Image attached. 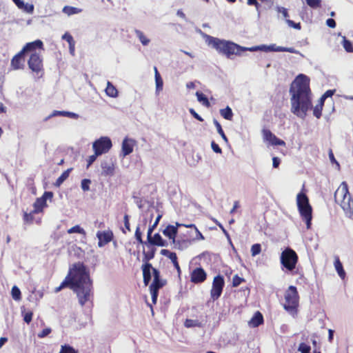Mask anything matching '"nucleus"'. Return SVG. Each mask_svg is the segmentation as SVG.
<instances>
[{
    "label": "nucleus",
    "instance_id": "5fc2aeb1",
    "mask_svg": "<svg viewBox=\"0 0 353 353\" xmlns=\"http://www.w3.org/2000/svg\"><path fill=\"white\" fill-rule=\"evenodd\" d=\"M51 331L50 328H45L38 334V336L39 338L46 337L51 332Z\"/></svg>",
    "mask_w": 353,
    "mask_h": 353
},
{
    "label": "nucleus",
    "instance_id": "2eb2a0df",
    "mask_svg": "<svg viewBox=\"0 0 353 353\" xmlns=\"http://www.w3.org/2000/svg\"><path fill=\"white\" fill-rule=\"evenodd\" d=\"M97 236L99 239V247H103L112 241V233L110 232H98Z\"/></svg>",
    "mask_w": 353,
    "mask_h": 353
},
{
    "label": "nucleus",
    "instance_id": "4468645a",
    "mask_svg": "<svg viewBox=\"0 0 353 353\" xmlns=\"http://www.w3.org/2000/svg\"><path fill=\"white\" fill-rule=\"evenodd\" d=\"M25 53L21 50L19 53L13 57L11 60V66L14 70L21 69L23 67Z\"/></svg>",
    "mask_w": 353,
    "mask_h": 353
},
{
    "label": "nucleus",
    "instance_id": "e433bc0d",
    "mask_svg": "<svg viewBox=\"0 0 353 353\" xmlns=\"http://www.w3.org/2000/svg\"><path fill=\"white\" fill-rule=\"evenodd\" d=\"M18 8L28 14H32L34 12V8L33 4L28 3H26L24 2H23V6H20Z\"/></svg>",
    "mask_w": 353,
    "mask_h": 353
},
{
    "label": "nucleus",
    "instance_id": "680f3d73",
    "mask_svg": "<svg viewBox=\"0 0 353 353\" xmlns=\"http://www.w3.org/2000/svg\"><path fill=\"white\" fill-rule=\"evenodd\" d=\"M64 116L72 118V119H78L79 118V115L77 114L71 112H67V111L64 112Z\"/></svg>",
    "mask_w": 353,
    "mask_h": 353
},
{
    "label": "nucleus",
    "instance_id": "bb28decb",
    "mask_svg": "<svg viewBox=\"0 0 353 353\" xmlns=\"http://www.w3.org/2000/svg\"><path fill=\"white\" fill-rule=\"evenodd\" d=\"M167 281L165 279H161L160 278L159 272L156 270V299H157V290L165 285Z\"/></svg>",
    "mask_w": 353,
    "mask_h": 353
},
{
    "label": "nucleus",
    "instance_id": "338daca9",
    "mask_svg": "<svg viewBox=\"0 0 353 353\" xmlns=\"http://www.w3.org/2000/svg\"><path fill=\"white\" fill-rule=\"evenodd\" d=\"M124 225L128 230H130L129 216L127 214L124 216Z\"/></svg>",
    "mask_w": 353,
    "mask_h": 353
},
{
    "label": "nucleus",
    "instance_id": "de8ad7c7",
    "mask_svg": "<svg viewBox=\"0 0 353 353\" xmlns=\"http://www.w3.org/2000/svg\"><path fill=\"white\" fill-rule=\"evenodd\" d=\"M165 241L157 233H156V246H164Z\"/></svg>",
    "mask_w": 353,
    "mask_h": 353
},
{
    "label": "nucleus",
    "instance_id": "ea45409f",
    "mask_svg": "<svg viewBox=\"0 0 353 353\" xmlns=\"http://www.w3.org/2000/svg\"><path fill=\"white\" fill-rule=\"evenodd\" d=\"M261 252V246L259 243H255L252 245L251 247V254L252 256H254L256 255H258Z\"/></svg>",
    "mask_w": 353,
    "mask_h": 353
},
{
    "label": "nucleus",
    "instance_id": "f704fd0d",
    "mask_svg": "<svg viewBox=\"0 0 353 353\" xmlns=\"http://www.w3.org/2000/svg\"><path fill=\"white\" fill-rule=\"evenodd\" d=\"M213 123L217 130L218 133L221 135V137L223 138V139L227 142L228 138H227L226 135L225 134L220 123L216 119H214Z\"/></svg>",
    "mask_w": 353,
    "mask_h": 353
},
{
    "label": "nucleus",
    "instance_id": "c9c22d12",
    "mask_svg": "<svg viewBox=\"0 0 353 353\" xmlns=\"http://www.w3.org/2000/svg\"><path fill=\"white\" fill-rule=\"evenodd\" d=\"M59 353H78V352L71 345L65 344L61 346Z\"/></svg>",
    "mask_w": 353,
    "mask_h": 353
},
{
    "label": "nucleus",
    "instance_id": "6ab92c4d",
    "mask_svg": "<svg viewBox=\"0 0 353 353\" xmlns=\"http://www.w3.org/2000/svg\"><path fill=\"white\" fill-rule=\"evenodd\" d=\"M101 175L108 176H112L114 173V165L110 163H108L106 161H103L101 163Z\"/></svg>",
    "mask_w": 353,
    "mask_h": 353
},
{
    "label": "nucleus",
    "instance_id": "3c124183",
    "mask_svg": "<svg viewBox=\"0 0 353 353\" xmlns=\"http://www.w3.org/2000/svg\"><path fill=\"white\" fill-rule=\"evenodd\" d=\"M64 112H65V111L54 110L51 114H50L48 117H47L45 119V121H47V120L50 119V118H52V117H57V116H64Z\"/></svg>",
    "mask_w": 353,
    "mask_h": 353
},
{
    "label": "nucleus",
    "instance_id": "b1692460",
    "mask_svg": "<svg viewBox=\"0 0 353 353\" xmlns=\"http://www.w3.org/2000/svg\"><path fill=\"white\" fill-rule=\"evenodd\" d=\"M71 170H72V168H69V169L66 170L65 171H64L61 174V176H59L58 179L56 180V181L54 183V185L56 187H59L64 182V181H65L68 178Z\"/></svg>",
    "mask_w": 353,
    "mask_h": 353
},
{
    "label": "nucleus",
    "instance_id": "a19ab883",
    "mask_svg": "<svg viewBox=\"0 0 353 353\" xmlns=\"http://www.w3.org/2000/svg\"><path fill=\"white\" fill-rule=\"evenodd\" d=\"M91 184V180L88 179H84L81 181V188L84 191L90 190V185Z\"/></svg>",
    "mask_w": 353,
    "mask_h": 353
},
{
    "label": "nucleus",
    "instance_id": "2f4dec72",
    "mask_svg": "<svg viewBox=\"0 0 353 353\" xmlns=\"http://www.w3.org/2000/svg\"><path fill=\"white\" fill-rule=\"evenodd\" d=\"M163 79L156 69V91L159 92L163 90Z\"/></svg>",
    "mask_w": 353,
    "mask_h": 353
},
{
    "label": "nucleus",
    "instance_id": "dca6fc26",
    "mask_svg": "<svg viewBox=\"0 0 353 353\" xmlns=\"http://www.w3.org/2000/svg\"><path fill=\"white\" fill-rule=\"evenodd\" d=\"M43 42L38 39L34 41L26 43L21 50L26 53L28 52H32L37 48L43 49Z\"/></svg>",
    "mask_w": 353,
    "mask_h": 353
},
{
    "label": "nucleus",
    "instance_id": "0e129e2a",
    "mask_svg": "<svg viewBox=\"0 0 353 353\" xmlns=\"http://www.w3.org/2000/svg\"><path fill=\"white\" fill-rule=\"evenodd\" d=\"M280 163H281V161H280L279 158L276 157L272 158V165L274 168H278Z\"/></svg>",
    "mask_w": 353,
    "mask_h": 353
},
{
    "label": "nucleus",
    "instance_id": "f03ea898",
    "mask_svg": "<svg viewBox=\"0 0 353 353\" xmlns=\"http://www.w3.org/2000/svg\"><path fill=\"white\" fill-rule=\"evenodd\" d=\"M291 112L304 119L312 107L310 79L303 74H299L290 88Z\"/></svg>",
    "mask_w": 353,
    "mask_h": 353
},
{
    "label": "nucleus",
    "instance_id": "412c9836",
    "mask_svg": "<svg viewBox=\"0 0 353 353\" xmlns=\"http://www.w3.org/2000/svg\"><path fill=\"white\" fill-rule=\"evenodd\" d=\"M177 231L176 227L169 225L163 230V234L170 239L174 240Z\"/></svg>",
    "mask_w": 353,
    "mask_h": 353
},
{
    "label": "nucleus",
    "instance_id": "c03bdc74",
    "mask_svg": "<svg viewBox=\"0 0 353 353\" xmlns=\"http://www.w3.org/2000/svg\"><path fill=\"white\" fill-rule=\"evenodd\" d=\"M323 107L322 105H316L313 109V114L319 119L322 115Z\"/></svg>",
    "mask_w": 353,
    "mask_h": 353
},
{
    "label": "nucleus",
    "instance_id": "13d9d810",
    "mask_svg": "<svg viewBox=\"0 0 353 353\" xmlns=\"http://www.w3.org/2000/svg\"><path fill=\"white\" fill-rule=\"evenodd\" d=\"M189 111L194 118H195L199 121H203V118L200 115H199L193 108H190Z\"/></svg>",
    "mask_w": 353,
    "mask_h": 353
},
{
    "label": "nucleus",
    "instance_id": "4c0bfd02",
    "mask_svg": "<svg viewBox=\"0 0 353 353\" xmlns=\"http://www.w3.org/2000/svg\"><path fill=\"white\" fill-rule=\"evenodd\" d=\"M68 234L79 233V234L85 235V231L78 225H74V226L72 227L71 228H70L68 230Z\"/></svg>",
    "mask_w": 353,
    "mask_h": 353
},
{
    "label": "nucleus",
    "instance_id": "6e6d98bb",
    "mask_svg": "<svg viewBox=\"0 0 353 353\" xmlns=\"http://www.w3.org/2000/svg\"><path fill=\"white\" fill-rule=\"evenodd\" d=\"M150 292L151 294L152 303L154 304V279L152 281L150 285Z\"/></svg>",
    "mask_w": 353,
    "mask_h": 353
},
{
    "label": "nucleus",
    "instance_id": "603ef678",
    "mask_svg": "<svg viewBox=\"0 0 353 353\" xmlns=\"http://www.w3.org/2000/svg\"><path fill=\"white\" fill-rule=\"evenodd\" d=\"M211 147L214 152L219 153V154H221L222 152L221 148L214 141H212L211 143Z\"/></svg>",
    "mask_w": 353,
    "mask_h": 353
},
{
    "label": "nucleus",
    "instance_id": "a18cd8bd",
    "mask_svg": "<svg viewBox=\"0 0 353 353\" xmlns=\"http://www.w3.org/2000/svg\"><path fill=\"white\" fill-rule=\"evenodd\" d=\"M307 4L312 8H317L321 7V1L320 0H305Z\"/></svg>",
    "mask_w": 353,
    "mask_h": 353
},
{
    "label": "nucleus",
    "instance_id": "393cba45",
    "mask_svg": "<svg viewBox=\"0 0 353 353\" xmlns=\"http://www.w3.org/2000/svg\"><path fill=\"white\" fill-rule=\"evenodd\" d=\"M105 91L106 94L110 97H116L118 95L117 90L110 81H108Z\"/></svg>",
    "mask_w": 353,
    "mask_h": 353
},
{
    "label": "nucleus",
    "instance_id": "aec40b11",
    "mask_svg": "<svg viewBox=\"0 0 353 353\" xmlns=\"http://www.w3.org/2000/svg\"><path fill=\"white\" fill-rule=\"evenodd\" d=\"M263 316L262 314L257 311L254 313V316L252 317L250 321H249V325L250 327H256L260 325L263 323Z\"/></svg>",
    "mask_w": 353,
    "mask_h": 353
},
{
    "label": "nucleus",
    "instance_id": "f3484780",
    "mask_svg": "<svg viewBox=\"0 0 353 353\" xmlns=\"http://www.w3.org/2000/svg\"><path fill=\"white\" fill-rule=\"evenodd\" d=\"M133 151V141L125 138L122 143L121 154L125 157Z\"/></svg>",
    "mask_w": 353,
    "mask_h": 353
},
{
    "label": "nucleus",
    "instance_id": "20e7f679",
    "mask_svg": "<svg viewBox=\"0 0 353 353\" xmlns=\"http://www.w3.org/2000/svg\"><path fill=\"white\" fill-rule=\"evenodd\" d=\"M209 43L216 49L219 53L225 55L228 58H230L232 55H241L243 52L249 50L251 52L256 51L261 48L254 46L252 48H245L237 45L232 41L221 40L218 38L210 37Z\"/></svg>",
    "mask_w": 353,
    "mask_h": 353
},
{
    "label": "nucleus",
    "instance_id": "79ce46f5",
    "mask_svg": "<svg viewBox=\"0 0 353 353\" xmlns=\"http://www.w3.org/2000/svg\"><path fill=\"white\" fill-rule=\"evenodd\" d=\"M245 280L243 278H241L238 274H236L233 276L232 279V287H238Z\"/></svg>",
    "mask_w": 353,
    "mask_h": 353
},
{
    "label": "nucleus",
    "instance_id": "e2e57ef3",
    "mask_svg": "<svg viewBox=\"0 0 353 353\" xmlns=\"http://www.w3.org/2000/svg\"><path fill=\"white\" fill-rule=\"evenodd\" d=\"M329 154V158H330V161L332 163H336L337 165H339V163L336 160V159L334 157V155L333 154V152H332V150L331 149L329 150V154Z\"/></svg>",
    "mask_w": 353,
    "mask_h": 353
},
{
    "label": "nucleus",
    "instance_id": "37998d69",
    "mask_svg": "<svg viewBox=\"0 0 353 353\" xmlns=\"http://www.w3.org/2000/svg\"><path fill=\"white\" fill-rule=\"evenodd\" d=\"M275 50L277 52H287L294 53V54L298 53V51L294 48H286V47L279 46Z\"/></svg>",
    "mask_w": 353,
    "mask_h": 353
},
{
    "label": "nucleus",
    "instance_id": "864d4df0",
    "mask_svg": "<svg viewBox=\"0 0 353 353\" xmlns=\"http://www.w3.org/2000/svg\"><path fill=\"white\" fill-rule=\"evenodd\" d=\"M33 213L31 212L30 213L25 212L23 215V219L26 222H32L33 220Z\"/></svg>",
    "mask_w": 353,
    "mask_h": 353
},
{
    "label": "nucleus",
    "instance_id": "6e6552de",
    "mask_svg": "<svg viewBox=\"0 0 353 353\" xmlns=\"http://www.w3.org/2000/svg\"><path fill=\"white\" fill-rule=\"evenodd\" d=\"M298 259V255L296 252L289 248L284 250L281 255L282 265L289 271H292L295 269Z\"/></svg>",
    "mask_w": 353,
    "mask_h": 353
},
{
    "label": "nucleus",
    "instance_id": "8fccbe9b",
    "mask_svg": "<svg viewBox=\"0 0 353 353\" xmlns=\"http://www.w3.org/2000/svg\"><path fill=\"white\" fill-rule=\"evenodd\" d=\"M99 155H97V153L94 152V154L90 156L87 160V168H88L97 159V157Z\"/></svg>",
    "mask_w": 353,
    "mask_h": 353
},
{
    "label": "nucleus",
    "instance_id": "052dcab7",
    "mask_svg": "<svg viewBox=\"0 0 353 353\" xmlns=\"http://www.w3.org/2000/svg\"><path fill=\"white\" fill-rule=\"evenodd\" d=\"M326 24L328 27L331 28H334L336 26V21L333 19H328L326 21Z\"/></svg>",
    "mask_w": 353,
    "mask_h": 353
},
{
    "label": "nucleus",
    "instance_id": "09e8293b",
    "mask_svg": "<svg viewBox=\"0 0 353 353\" xmlns=\"http://www.w3.org/2000/svg\"><path fill=\"white\" fill-rule=\"evenodd\" d=\"M62 39L65 40L68 43V44H72V43H74L73 37H72L71 34H70L68 32H65L62 36Z\"/></svg>",
    "mask_w": 353,
    "mask_h": 353
},
{
    "label": "nucleus",
    "instance_id": "9d476101",
    "mask_svg": "<svg viewBox=\"0 0 353 353\" xmlns=\"http://www.w3.org/2000/svg\"><path fill=\"white\" fill-rule=\"evenodd\" d=\"M224 285L225 281L222 275L218 274L214 277L210 290V297L213 301L219 299L221 296Z\"/></svg>",
    "mask_w": 353,
    "mask_h": 353
},
{
    "label": "nucleus",
    "instance_id": "4be33fe9",
    "mask_svg": "<svg viewBox=\"0 0 353 353\" xmlns=\"http://www.w3.org/2000/svg\"><path fill=\"white\" fill-rule=\"evenodd\" d=\"M334 265L339 276L343 279L345 277V272L338 256H334Z\"/></svg>",
    "mask_w": 353,
    "mask_h": 353
},
{
    "label": "nucleus",
    "instance_id": "423d86ee",
    "mask_svg": "<svg viewBox=\"0 0 353 353\" xmlns=\"http://www.w3.org/2000/svg\"><path fill=\"white\" fill-rule=\"evenodd\" d=\"M296 204L302 219L305 221L307 228L310 229L312 219V208L307 196L303 192L299 193L296 196Z\"/></svg>",
    "mask_w": 353,
    "mask_h": 353
},
{
    "label": "nucleus",
    "instance_id": "39448f33",
    "mask_svg": "<svg viewBox=\"0 0 353 353\" xmlns=\"http://www.w3.org/2000/svg\"><path fill=\"white\" fill-rule=\"evenodd\" d=\"M334 201L343 210L347 217L353 219V197L346 181H343L334 192Z\"/></svg>",
    "mask_w": 353,
    "mask_h": 353
},
{
    "label": "nucleus",
    "instance_id": "58836bf2",
    "mask_svg": "<svg viewBox=\"0 0 353 353\" xmlns=\"http://www.w3.org/2000/svg\"><path fill=\"white\" fill-rule=\"evenodd\" d=\"M343 46L347 52H353V46L351 41L347 40L345 37L343 40Z\"/></svg>",
    "mask_w": 353,
    "mask_h": 353
},
{
    "label": "nucleus",
    "instance_id": "c756f323",
    "mask_svg": "<svg viewBox=\"0 0 353 353\" xmlns=\"http://www.w3.org/2000/svg\"><path fill=\"white\" fill-rule=\"evenodd\" d=\"M135 34L143 46H147L150 43V40L144 35V34L139 30H135Z\"/></svg>",
    "mask_w": 353,
    "mask_h": 353
},
{
    "label": "nucleus",
    "instance_id": "ddd939ff",
    "mask_svg": "<svg viewBox=\"0 0 353 353\" xmlns=\"http://www.w3.org/2000/svg\"><path fill=\"white\" fill-rule=\"evenodd\" d=\"M262 132L265 141L268 142L272 145H285V142L277 138L270 130L263 129Z\"/></svg>",
    "mask_w": 353,
    "mask_h": 353
},
{
    "label": "nucleus",
    "instance_id": "774afa93",
    "mask_svg": "<svg viewBox=\"0 0 353 353\" xmlns=\"http://www.w3.org/2000/svg\"><path fill=\"white\" fill-rule=\"evenodd\" d=\"M196 232V240H203L205 238L203 235L201 233V232L197 229V230H195Z\"/></svg>",
    "mask_w": 353,
    "mask_h": 353
},
{
    "label": "nucleus",
    "instance_id": "a211bd4d",
    "mask_svg": "<svg viewBox=\"0 0 353 353\" xmlns=\"http://www.w3.org/2000/svg\"><path fill=\"white\" fill-rule=\"evenodd\" d=\"M279 11L282 13L283 17L285 19L286 23L291 28H293L296 30H301V23H295L293 21L288 19L289 17L288 10L285 8H281L279 9Z\"/></svg>",
    "mask_w": 353,
    "mask_h": 353
},
{
    "label": "nucleus",
    "instance_id": "5701e85b",
    "mask_svg": "<svg viewBox=\"0 0 353 353\" xmlns=\"http://www.w3.org/2000/svg\"><path fill=\"white\" fill-rule=\"evenodd\" d=\"M33 205L34 210H32V212L37 214L41 212L43 210V208L46 206V203L43 201V199L37 198Z\"/></svg>",
    "mask_w": 353,
    "mask_h": 353
},
{
    "label": "nucleus",
    "instance_id": "7c9ffc66",
    "mask_svg": "<svg viewBox=\"0 0 353 353\" xmlns=\"http://www.w3.org/2000/svg\"><path fill=\"white\" fill-rule=\"evenodd\" d=\"M12 297L14 301H20L21 299V293L19 288L14 285L11 290Z\"/></svg>",
    "mask_w": 353,
    "mask_h": 353
},
{
    "label": "nucleus",
    "instance_id": "4d7b16f0",
    "mask_svg": "<svg viewBox=\"0 0 353 353\" xmlns=\"http://www.w3.org/2000/svg\"><path fill=\"white\" fill-rule=\"evenodd\" d=\"M53 196V193L52 192H45L41 197V199L46 203L47 199H51Z\"/></svg>",
    "mask_w": 353,
    "mask_h": 353
},
{
    "label": "nucleus",
    "instance_id": "c85d7f7f",
    "mask_svg": "<svg viewBox=\"0 0 353 353\" xmlns=\"http://www.w3.org/2000/svg\"><path fill=\"white\" fill-rule=\"evenodd\" d=\"M81 10L75 7L66 6L63 8V12L68 14V16L78 14L81 12Z\"/></svg>",
    "mask_w": 353,
    "mask_h": 353
},
{
    "label": "nucleus",
    "instance_id": "9b49d317",
    "mask_svg": "<svg viewBox=\"0 0 353 353\" xmlns=\"http://www.w3.org/2000/svg\"><path fill=\"white\" fill-rule=\"evenodd\" d=\"M29 68L36 73H39L43 70V61L41 55L39 53L33 52L31 54L28 61Z\"/></svg>",
    "mask_w": 353,
    "mask_h": 353
},
{
    "label": "nucleus",
    "instance_id": "f8f14e48",
    "mask_svg": "<svg viewBox=\"0 0 353 353\" xmlns=\"http://www.w3.org/2000/svg\"><path fill=\"white\" fill-rule=\"evenodd\" d=\"M206 279L207 273L201 267L194 268L190 273V281L193 283H202Z\"/></svg>",
    "mask_w": 353,
    "mask_h": 353
},
{
    "label": "nucleus",
    "instance_id": "1a4fd4ad",
    "mask_svg": "<svg viewBox=\"0 0 353 353\" xmlns=\"http://www.w3.org/2000/svg\"><path fill=\"white\" fill-rule=\"evenodd\" d=\"M112 146V141L108 137H101L92 143L93 150L97 153V155H102L108 152Z\"/></svg>",
    "mask_w": 353,
    "mask_h": 353
},
{
    "label": "nucleus",
    "instance_id": "0eeeda50",
    "mask_svg": "<svg viewBox=\"0 0 353 353\" xmlns=\"http://www.w3.org/2000/svg\"><path fill=\"white\" fill-rule=\"evenodd\" d=\"M284 298V309L292 315L296 314L299 302V296L296 288L293 285L289 286L285 292Z\"/></svg>",
    "mask_w": 353,
    "mask_h": 353
},
{
    "label": "nucleus",
    "instance_id": "72a5a7b5",
    "mask_svg": "<svg viewBox=\"0 0 353 353\" xmlns=\"http://www.w3.org/2000/svg\"><path fill=\"white\" fill-rule=\"evenodd\" d=\"M184 325L188 328L194 327H201V323L198 320L187 319L184 323Z\"/></svg>",
    "mask_w": 353,
    "mask_h": 353
},
{
    "label": "nucleus",
    "instance_id": "69168bd1",
    "mask_svg": "<svg viewBox=\"0 0 353 353\" xmlns=\"http://www.w3.org/2000/svg\"><path fill=\"white\" fill-rule=\"evenodd\" d=\"M335 90H327L323 94V98H325L327 99V97H332L334 93Z\"/></svg>",
    "mask_w": 353,
    "mask_h": 353
},
{
    "label": "nucleus",
    "instance_id": "473e14b6",
    "mask_svg": "<svg viewBox=\"0 0 353 353\" xmlns=\"http://www.w3.org/2000/svg\"><path fill=\"white\" fill-rule=\"evenodd\" d=\"M164 254H169L170 255V260L173 263L174 267L177 269V270L180 271V266L179 265L178 261H177V256L176 253L172 252L170 251H163Z\"/></svg>",
    "mask_w": 353,
    "mask_h": 353
},
{
    "label": "nucleus",
    "instance_id": "7ed1b4c3",
    "mask_svg": "<svg viewBox=\"0 0 353 353\" xmlns=\"http://www.w3.org/2000/svg\"><path fill=\"white\" fill-rule=\"evenodd\" d=\"M153 230H154V223L150 225L148 230V243H145L143 250V261L145 263L142 265L143 283L145 286L149 285L151 281V270L154 276V268L148 261L154 256V236H152Z\"/></svg>",
    "mask_w": 353,
    "mask_h": 353
},
{
    "label": "nucleus",
    "instance_id": "bf43d9fd",
    "mask_svg": "<svg viewBox=\"0 0 353 353\" xmlns=\"http://www.w3.org/2000/svg\"><path fill=\"white\" fill-rule=\"evenodd\" d=\"M32 319V313L31 312L26 313L23 320L26 323H30Z\"/></svg>",
    "mask_w": 353,
    "mask_h": 353
},
{
    "label": "nucleus",
    "instance_id": "f257e3e1",
    "mask_svg": "<svg viewBox=\"0 0 353 353\" xmlns=\"http://www.w3.org/2000/svg\"><path fill=\"white\" fill-rule=\"evenodd\" d=\"M65 288H69L76 293L79 303L81 306L85 305L87 303H92L93 298L92 282L89 272L83 263L74 264L68 274L61 285L55 288L54 292H59Z\"/></svg>",
    "mask_w": 353,
    "mask_h": 353
},
{
    "label": "nucleus",
    "instance_id": "49530a36",
    "mask_svg": "<svg viewBox=\"0 0 353 353\" xmlns=\"http://www.w3.org/2000/svg\"><path fill=\"white\" fill-rule=\"evenodd\" d=\"M135 237L137 240L143 245V247L145 246V243H148V239L147 238V242H143L141 238V232L140 231V229L139 227H137L136 232H135Z\"/></svg>",
    "mask_w": 353,
    "mask_h": 353
},
{
    "label": "nucleus",
    "instance_id": "a878e982",
    "mask_svg": "<svg viewBox=\"0 0 353 353\" xmlns=\"http://www.w3.org/2000/svg\"><path fill=\"white\" fill-rule=\"evenodd\" d=\"M220 114L225 119L232 121L233 118V112L232 109L227 106L225 108L220 110Z\"/></svg>",
    "mask_w": 353,
    "mask_h": 353
},
{
    "label": "nucleus",
    "instance_id": "cd10ccee",
    "mask_svg": "<svg viewBox=\"0 0 353 353\" xmlns=\"http://www.w3.org/2000/svg\"><path fill=\"white\" fill-rule=\"evenodd\" d=\"M196 96L199 102H201L204 106L209 108L210 106V103L208 97L201 92L197 91L196 92Z\"/></svg>",
    "mask_w": 353,
    "mask_h": 353
}]
</instances>
